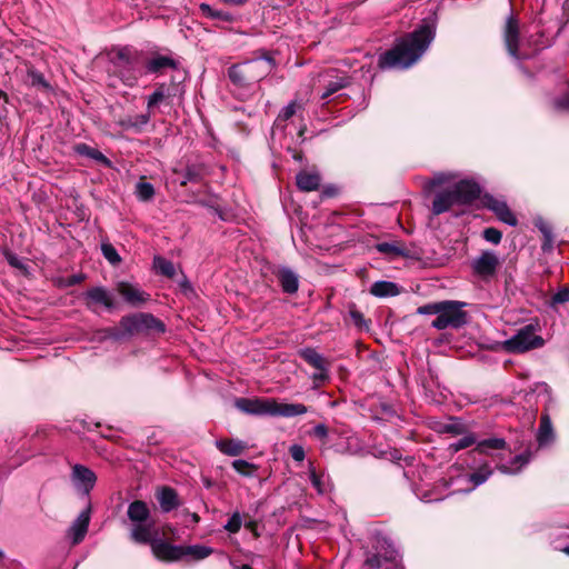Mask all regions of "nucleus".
<instances>
[{
    "mask_svg": "<svg viewBox=\"0 0 569 569\" xmlns=\"http://www.w3.org/2000/svg\"><path fill=\"white\" fill-rule=\"evenodd\" d=\"M435 31L428 24H422L411 33L398 39L395 47L379 57L381 69H406L416 63L426 52L433 40Z\"/></svg>",
    "mask_w": 569,
    "mask_h": 569,
    "instance_id": "f257e3e1",
    "label": "nucleus"
},
{
    "mask_svg": "<svg viewBox=\"0 0 569 569\" xmlns=\"http://www.w3.org/2000/svg\"><path fill=\"white\" fill-rule=\"evenodd\" d=\"M236 407L244 413L254 416L290 418L308 412V408L302 403H284L273 398H239L236 400Z\"/></svg>",
    "mask_w": 569,
    "mask_h": 569,
    "instance_id": "f03ea898",
    "label": "nucleus"
},
{
    "mask_svg": "<svg viewBox=\"0 0 569 569\" xmlns=\"http://www.w3.org/2000/svg\"><path fill=\"white\" fill-rule=\"evenodd\" d=\"M117 73L127 86H133L143 74L141 54L128 47L120 48L112 58Z\"/></svg>",
    "mask_w": 569,
    "mask_h": 569,
    "instance_id": "7ed1b4c3",
    "label": "nucleus"
},
{
    "mask_svg": "<svg viewBox=\"0 0 569 569\" xmlns=\"http://www.w3.org/2000/svg\"><path fill=\"white\" fill-rule=\"evenodd\" d=\"M150 509L142 500H134L128 506L127 516L133 527L130 537L134 542L147 543L150 541L153 523L150 522Z\"/></svg>",
    "mask_w": 569,
    "mask_h": 569,
    "instance_id": "20e7f679",
    "label": "nucleus"
},
{
    "mask_svg": "<svg viewBox=\"0 0 569 569\" xmlns=\"http://www.w3.org/2000/svg\"><path fill=\"white\" fill-rule=\"evenodd\" d=\"M502 39L508 53L513 59L526 60L531 57V52L526 50L525 42L521 40L520 20L512 10L503 23Z\"/></svg>",
    "mask_w": 569,
    "mask_h": 569,
    "instance_id": "39448f33",
    "label": "nucleus"
},
{
    "mask_svg": "<svg viewBox=\"0 0 569 569\" xmlns=\"http://www.w3.org/2000/svg\"><path fill=\"white\" fill-rule=\"evenodd\" d=\"M272 67L271 59L253 60L229 69V78L239 86H248L260 81Z\"/></svg>",
    "mask_w": 569,
    "mask_h": 569,
    "instance_id": "423d86ee",
    "label": "nucleus"
},
{
    "mask_svg": "<svg viewBox=\"0 0 569 569\" xmlns=\"http://www.w3.org/2000/svg\"><path fill=\"white\" fill-rule=\"evenodd\" d=\"M545 340L536 335V327L527 325L520 328L515 336L502 342V348L510 353H523L532 349L541 348Z\"/></svg>",
    "mask_w": 569,
    "mask_h": 569,
    "instance_id": "0eeeda50",
    "label": "nucleus"
},
{
    "mask_svg": "<svg viewBox=\"0 0 569 569\" xmlns=\"http://www.w3.org/2000/svg\"><path fill=\"white\" fill-rule=\"evenodd\" d=\"M465 306L466 303L453 300L441 301L438 317L431 326L438 330L460 328L467 322V312L462 310Z\"/></svg>",
    "mask_w": 569,
    "mask_h": 569,
    "instance_id": "6e6552de",
    "label": "nucleus"
},
{
    "mask_svg": "<svg viewBox=\"0 0 569 569\" xmlns=\"http://www.w3.org/2000/svg\"><path fill=\"white\" fill-rule=\"evenodd\" d=\"M397 550L386 539H381L377 541L376 553L367 558L365 566L369 569H390L388 563L397 566Z\"/></svg>",
    "mask_w": 569,
    "mask_h": 569,
    "instance_id": "1a4fd4ad",
    "label": "nucleus"
},
{
    "mask_svg": "<svg viewBox=\"0 0 569 569\" xmlns=\"http://www.w3.org/2000/svg\"><path fill=\"white\" fill-rule=\"evenodd\" d=\"M121 327L128 332L140 331L143 329H154L157 331L163 332L164 326L163 323L149 313H140L129 317H123L121 319Z\"/></svg>",
    "mask_w": 569,
    "mask_h": 569,
    "instance_id": "9d476101",
    "label": "nucleus"
},
{
    "mask_svg": "<svg viewBox=\"0 0 569 569\" xmlns=\"http://www.w3.org/2000/svg\"><path fill=\"white\" fill-rule=\"evenodd\" d=\"M147 543L150 545L153 556L160 561L174 562L182 559V546L152 538V533L150 535V541H147Z\"/></svg>",
    "mask_w": 569,
    "mask_h": 569,
    "instance_id": "9b49d317",
    "label": "nucleus"
},
{
    "mask_svg": "<svg viewBox=\"0 0 569 569\" xmlns=\"http://www.w3.org/2000/svg\"><path fill=\"white\" fill-rule=\"evenodd\" d=\"M499 266L500 260L492 251H483L471 263L473 273L483 280L492 278Z\"/></svg>",
    "mask_w": 569,
    "mask_h": 569,
    "instance_id": "f8f14e48",
    "label": "nucleus"
},
{
    "mask_svg": "<svg viewBox=\"0 0 569 569\" xmlns=\"http://www.w3.org/2000/svg\"><path fill=\"white\" fill-rule=\"evenodd\" d=\"M485 206L491 210L500 221L509 224L516 226L518 220L512 211L509 209L506 201L495 198L493 196H485L483 198Z\"/></svg>",
    "mask_w": 569,
    "mask_h": 569,
    "instance_id": "ddd939ff",
    "label": "nucleus"
},
{
    "mask_svg": "<svg viewBox=\"0 0 569 569\" xmlns=\"http://www.w3.org/2000/svg\"><path fill=\"white\" fill-rule=\"evenodd\" d=\"M458 204L471 203L480 196V187L478 183L469 180L458 182L452 189Z\"/></svg>",
    "mask_w": 569,
    "mask_h": 569,
    "instance_id": "4468645a",
    "label": "nucleus"
},
{
    "mask_svg": "<svg viewBox=\"0 0 569 569\" xmlns=\"http://www.w3.org/2000/svg\"><path fill=\"white\" fill-rule=\"evenodd\" d=\"M71 476L77 488L82 490L84 493H89L97 481L96 473L82 465H74L72 467Z\"/></svg>",
    "mask_w": 569,
    "mask_h": 569,
    "instance_id": "2eb2a0df",
    "label": "nucleus"
},
{
    "mask_svg": "<svg viewBox=\"0 0 569 569\" xmlns=\"http://www.w3.org/2000/svg\"><path fill=\"white\" fill-rule=\"evenodd\" d=\"M90 522V508L81 511L68 530V536L72 539L73 545L81 542L88 531Z\"/></svg>",
    "mask_w": 569,
    "mask_h": 569,
    "instance_id": "dca6fc26",
    "label": "nucleus"
},
{
    "mask_svg": "<svg viewBox=\"0 0 569 569\" xmlns=\"http://www.w3.org/2000/svg\"><path fill=\"white\" fill-rule=\"evenodd\" d=\"M156 497L163 512H170L180 506L178 493L171 487L159 488Z\"/></svg>",
    "mask_w": 569,
    "mask_h": 569,
    "instance_id": "f3484780",
    "label": "nucleus"
},
{
    "mask_svg": "<svg viewBox=\"0 0 569 569\" xmlns=\"http://www.w3.org/2000/svg\"><path fill=\"white\" fill-rule=\"evenodd\" d=\"M118 292L128 303L132 306H139L149 300L148 293L139 290L137 287L130 283L120 282L118 284Z\"/></svg>",
    "mask_w": 569,
    "mask_h": 569,
    "instance_id": "a211bd4d",
    "label": "nucleus"
},
{
    "mask_svg": "<svg viewBox=\"0 0 569 569\" xmlns=\"http://www.w3.org/2000/svg\"><path fill=\"white\" fill-rule=\"evenodd\" d=\"M84 299L87 300V306L89 308L96 305L103 306L108 309L113 307L110 293L102 287H94L88 290L84 293Z\"/></svg>",
    "mask_w": 569,
    "mask_h": 569,
    "instance_id": "6ab92c4d",
    "label": "nucleus"
},
{
    "mask_svg": "<svg viewBox=\"0 0 569 569\" xmlns=\"http://www.w3.org/2000/svg\"><path fill=\"white\" fill-rule=\"evenodd\" d=\"M296 181L301 191L311 192L319 189L321 177L317 171L302 170L297 174Z\"/></svg>",
    "mask_w": 569,
    "mask_h": 569,
    "instance_id": "aec40b11",
    "label": "nucleus"
},
{
    "mask_svg": "<svg viewBox=\"0 0 569 569\" xmlns=\"http://www.w3.org/2000/svg\"><path fill=\"white\" fill-rule=\"evenodd\" d=\"M216 447L223 453L230 457L242 455L248 446L244 441L239 439H220L216 441Z\"/></svg>",
    "mask_w": 569,
    "mask_h": 569,
    "instance_id": "412c9836",
    "label": "nucleus"
},
{
    "mask_svg": "<svg viewBox=\"0 0 569 569\" xmlns=\"http://www.w3.org/2000/svg\"><path fill=\"white\" fill-rule=\"evenodd\" d=\"M458 204L452 190H447L436 194L432 202V212L438 216L448 211L452 206Z\"/></svg>",
    "mask_w": 569,
    "mask_h": 569,
    "instance_id": "4be33fe9",
    "label": "nucleus"
},
{
    "mask_svg": "<svg viewBox=\"0 0 569 569\" xmlns=\"http://www.w3.org/2000/svg\"><path fill=\"white\" fill-rule=\"evenodd\" d=\"M278 279L286 293H296L299 289L298 276L289 268H281L278 271Z\"/></svg>",
    "mask_w": 569,
    "mask_h": 569,
    "instance_id": "5701e85b",
    "label": "nucleus"
},
{
    "mask_svg": "<svg viewBox=\"0 0 569 569\" xmlns=\"http://www.w3.org/2000/svg\"><path fill=\"white\" fill-rule=\"evenodd\" d=\"M553 428L548 412H542L537 433V441L540 446L550 443L553 440Z\"/></svg>",
    "mask_w": 569,
    "mask_h": 569,
    "instance_id": "b1692460",
    "label": "nucleus"
},
{
    "mask_svg": "<svg viewBox=\"0 0 569 569\" xmlns=\"http://www.w3.org/2000/svg\"><path fill=\"white\" fill-rule=\"evenodd\" d=\"M77 154L86 158L93 159L94 161L102 163L106 167H110L111 161L98 149L88 146L87 143H77L73 147Z\"/></svg>",
    "mask_w": 569,
    "mask_h": 569,
    "instance_id": "393cba45",
    "label": "nucleus"
},
{
    "mask_svg": "<svg viewBox=\"0 0 569 569\" xmlns=\"http://www.w3.org/2000/svg\"><path fill=\"white\" fill-rule=\"evenodd\" d=\"M176 69L177 62L167 56H157L150 59L146 64V71L149 73H159L164 69Z\"/></svg>",
    "mask_w": 569,
    "mask_h": 569,
    "instance_id": "a878e982",
    "label": "nucleus"
},
{
    "mask_svg": "<svg viewBox=\"0 0 569 569\" xmlns=\"http://www.w3.org/2000/svg\"><path fill=\"white\" fill-rule=\"evenodd\" d=\"M370 293L376 297H395L399 293L398 286L391 281H376L370 288Z\"/></svg>",
    "mask_w": 569,
    "mask_h": 569,
    "instance_id": "bb28decb",
    "label": "nucleus"
},
{
    "mask_svg": "<svg viewBox=\"0 0 569 569\" xmlns=\"http://www.w3.org/2000/svg\"><path fill=\"white\" fill-rule=\"evenodd\" d=\"M350 83L349 78L345 74L336 76L333 80L328 81L321 99L326 100L340 89L346 88Z\"/></svg>",
    "mask_w": 569,
    "mask_h": 569,
    "instance_id": "cd10ccee",
    "label": "nucleus"
},
{
    "mask_svg": "<svg viewBox=\"0 0 569 569\" xmlns=\"http://www.w3.org/2000/svg\"><path fill=\"white\" fill-rule=\"evenodd\" d=\"M506 448V441L502 438H489L478 442L472 452L487 455L489 450H500Z\"/></svg>",
    "mask_w": 569,
    "mask_h": 569,
    "instance_id": "c85d7f7f",
    "label": "nucleus"
},
{
    "mask_svg": "<svg viewBox=\"0 0 569 569\" xmlns=\"http://www.w3.org/2000/svg\"><path fill=\"white\" fill-rule=\"evenodd\" d=\"M212 553V549L206 546H182V559L191 557L194 560H202Z\"/></svg>",
    "mask_w": 569,
    "mask_h": 569,
    "instance_id": "c756f323",
    "label": "nucleus"
},
{
    "mask_svg": "<svg viewBox=\"0 0 569 569\" xmlns=\"http://www.w3.org/2000/svg\"><path fill=\"white\" fill-rule=\"evenodd\" d=\"M301 358L307 361L310 366L318 369L319 371H325V359L312 348H306L300 351Z\"/></svg>",
    "mask_w": 569,
    "mask_h": 569,
    "instance_id": "7c9ffc66",
    "label": "nucleus"
},
{
    "mask_svg": "<svg viewBox=\"0 0 569 569\" xmlns=\"http://www.w3.org/2000/svg\"><path fill=\"white\" fill-rule=\"evenodd\" d=\"M376 249L389 258L407 256L405 248L399 246L398 242H380L376 246Z\"/></svg>",
    "mask_w": 569,
    "mask_h": 569,
    "instance_id": "2f4dec72",
    "label": "nucleus"
},
{
    "mask_svg": "<svg viewBox=\"0 0 569 569\" xmlns=\"http://www.w3.org/2000/svg\"><path fill=\"white\" fill-rule=\"evenodd\" d=\"M153 267L159 273L168 278H173L176 274L174 264L162 257H154Z\"/></svg>",
    "mask_w": 569,
    "mask_h": 569,
    "instance_id": "473e14b6",
    "label": "nucleus"
},
{
    "mask_svg": "<svg viewBox=\"0 0 569 569\" xmlns=\"http://www.w3.org/2000/svg\"><path fill=\"white\" fill-rule=\"evenodd\" d=\"M529 455H518L511 461L512 466L501 465L498 469L503 473H512L521 469L525 465L529 462Z\"/></svg>",
    "mask_w": 569,
    "mask_h": 569,
    "instance_id": "72a5a7b5",
    "label": "nucleus"
},
{
    "mask_svg": "<svg viewBox=\"0 0 569 569\" xmlns=\"http://www.w3.org/2000/svg\"><path fill=\"white\" fill-rule=\"evenodd\" d=\"M491 475L492 469L490 468L489 465L485 463L480 466L477 471L469 476V480L473 482L475 486H480L483 482H486Z\"/></svg>",
    "mask_w": 569,
    "mask_h": 569,
    "instance_id": "f704fd0d",
    "label": "nucleus"
},
{
    "mask_svg": "<svg viewBox=\"0 0 569 569\" xmlns=\"http://www.w3.org/2000/svg\"><path fill=\"white\" fill-rule=\"evenodd\" d=\"M136 194L139 200L149 201L154 196V188L151 183L141 180L136 186Z\"/></svg>",
    "mask_w": 569,
    "mask_h": 569,
    "instance_id": "c9c22d12",
    "label": "nucleus"
},
{
    "mask_svg": "<svg viewBox=\"0 0 569 569\" xmlns=\"http://www.w3.org/2000/svg\"><path fill=\"white\" fill-rule=\"evenodd\" d=\"M200 11L203 16L211 18V19H219L222 21H231L232 17L230 13L221 11V10H214L207 3L200 4Z\"/></svg>",
    "mask_w": 569,
    "mask_h": 569,
    "instance_id": "e433bc0d",
    "label": "nucleus"
},
{
    "mask_svg": "<svg viewBox=\"0 0 569 569\" xmlns=\"http://www.w3.org/2000/svg\"><path fill=\"white\" fill-rule=\"evenodd\" d=\"M233 469L242 476H251L256 470L257 466L242 459H237L232 462Z\"/></svg>",
    "mask_w": 569,
    "mask_h": 569,
    "instance_id": "4c0bfd02",
    "label": "nucleus"
},
{
    "mask_svg": "<svg viewBox=\"0 0 569 569\" xmlns=\"http://www.w3.org/2000/svg\"><path fill=\"white\" fill-rule=\"evenodd\" d=\"M101 251H102L103 257L111 264H118L121 261L119 253L117 252L116 248L111 243H102Z\"/></svg>",
    "mask_w": 569,
    "mask_h": 569,
    "instance_id": "58836bf2",
    "label": "nucleus"
},
{
    "mask_svg": "<svg viewBox=\"0 0 569 569\" xmlns=\"http://www.w3.org/2000/svg\"><path fill=\"white\" fill-rule=\"evenodd\" d=\"M349 316L353 322V325L359 329H369L368 321L365 319L363 315L357 310L355 307H351L349 310Z\"/></svg>",
    "mask_w": 569,
    "mask_h": 569,
    "instance_id": "ea45409f",
    "label": "nucleus"
},
{
    "mask_svg": "<svg viewBox=\"0 0 569 569\" xmlns=\"http://www.w3.org/2000/svg\"><path fill=\"white\" fill-rule=\"evenodd\" d=\"M242 526V519L238 511L233 512L228 522L224 525V529L230 533H237Z\"/></svg>",
    "mask_w": 569,
    "mask_h": 569,
    "instance_id": "a19ab883",
    "label": "nucleus"
},
{
    "mask_svg": "<svg viewBox=\"0 0 569 569\" xmlns=\"http://www.w3.org/2000/svg\"><path fill=\"white\" fill-rule=\"evenodd\" d=\"M302 107L301 102L293 100L281 110L279 118L281 120H288L297 112L298 109H302Z\"/></svg>",
    "mask_w": 569,
    "mask_h": 569,
    "instance_id": "79ce46f5",
    "label": "nucleus"
},
{
    "mask_svg": "<svg viewBox=\"0 0 569 569\" xmlns=\"http://www.w3.org/2000/svg\"><path fill=\"white\" fill-rule=\"evenodd\" d=\"M483 238L493 244H498L501 241L502 233L496 228H487L483 230Z\"/></svg>",
    "mask_w": 569,
    "mask_h": 569,
    "instance_id": "37998d69",
    "label": "nucleus"
},
{
    "mask_svg": "<svg viewBox=\"0 0 569 569\" xmlns=\"http://www.w3.org/2000/svg\"><path fill=\"white\" fill-rule=\"evenodd\" d=\"M473 443H475V438L470 437V436H466V437L459 439L457 442L451 443L450 449L453 452H458L459 450L468 448Z\"/></svg>",
    "mask_w": 569,
    "mask_h": 569,
    "instance_id": "c03bdc74",
    "label": "nucleus"
},
{
    "mask_svg": "<svg viewBox=\"0 0 569 569\" xmlns=\"http://www.w3.org/2000/svg\"><path fill=\"white\" fill-rule=\"evenodd\" d=\"M440 306H441V301L427 303V305L420 306L417 309V313H419V315H437L438 316V313L440 311Z\"/></svg>",
    "mask_w": 569,
    "mask_h": 569,
    "instance_id": "a18cd8bd",
    "label": "nucleus"
},
{
    "mask_svg": "<svg viewBox=\"0 0 569 569\" xmlns=\"http://www.w3.org/2000/svg\"><path fill=\"white\" fill-rule=\"evenodd\" d=\"M200 180V174L198 170L193 167H188L183 173V180L181 181V186H186L188 182H198Z\"/></svg>",
    "mask_w": 569,
    "mask_h": 569,
    "instance_id": "49530a36",
    "label": "nucleus"
},
{
    "mask_svg": "<svg viewBox=\"0 0 569 569\" xmlns=\"http://www.w3.org/2000/svg\"><path fill=\"white\" fill-rule=\"evenodd\" d=\"M310 481L315 489L319 493H323L326 491L325 485L322 482L321 476H319L313 468L310 469Z\"/></svg>",
    "mask_w": 569,
    "mask_h": 569,
    "instance_id": "de8ad7c7",
    "label": "nucleus"
},
{
    "mask_svg": "<svg viewBox=\"0 0 569 569\" xmlns=\"http://www.w3.org/2000/svg\"><path fill=\"white\" fill-rule=\"evenodd\" d=\"M132 122L134 123V129L140 130L150 121V113H142L137 116H131Z\"/></svg>",
    "mask_w": 569,
    "mask_h": 569,
    "instance_id": "09e8293b",
    "label": "nucleus"
},
{
    "mask_svg": "<svg viewBox=\"0 0 569 569\" xmlns=\"http://www.w3.org/2000/svg\"><path fill=\"white\" fill-rule=\"evenodd\" d=\"M328 433H329V430H328L327 426L323 423L317 425L312 430V435L322 441H326Z\"/></svg>",
    "mask_w": 569,
    "mask_h": 569,
    "instance_id": "8fccbe9b",
    "label": "nucleus"
},
{
    "mask_svg": "<svg viewBox=\"0 0 569 569\" xmlns=\"http://www.w3.org/2000/svg\"><path fill=\"white\" fill-rule=\"evenodd\" d=\"M290 455L293 460L299 461V462L303 461V459L306 457L305 449L299 445H293L290 447Z\"/></svg>",
    "mask_w": 569,
    "mask_h": 569,
    "instance_id": "3c124183",
    "label": "nucleus"
},
{
    "mask_svg": "<svg viewBox=\"0 0 569 569\" xmlns=\"http://www.w3.org/2000/svg\"><path fill=\"white\" fill-rule=\"evenodd\" d=\"M164 99V93L161 90H156L148 98V109L153 108L156 104L161 102Z\"/></svg>",
    "mask_w": 569,
    "mask_h": 569,
    "instance_id": "603ef678",
    "label": "nucleus"
},
{
    "mask_svg": "<svg viewBox=\"0 0 569 569\" xmlns=\"http://www.w3.org/2000/svg\"><path fill=\"white\" fill-rule=\"evenodd\" d=\"M553 303H563L569 301V289L563 288L559 290L553 297H552Z\"/></svg>",
    "mask_w": 569,
    "mask_h": 569,
    "instance_id": "864d4df0",
    "label": "nucleus"
},
{
    "mask_svg": "<svg viewBox=\"0 0 569 569\" xmlns=\"http://www.w3.org/2000/svg\"><path fill=\"white\" fill-rule=\"evenodd\" d=\"M30 78H31L32 84H40L43 87H48V83L46 82V80L41 73L32 71V72H30Z\"/></svg>",
    "mask_w": 569,
    "mask_h": 569,
    "instance_id": "5fc2aeb1",
    "label": "nucleus"
},
{
    "mask_svg": "<svg viewBox=\"0 0 569 569\" xmlns=\"http://www.w3.org/2000/svg\"><path fill=\"white\" fill-rule=\"evenodd\" d=\"M118 123L124 130L134 129V123L132 122L131 116L120 119Z\"/></svg>",
    "mask_w": 569,
    "mask_h": 569,
    "instance_id": "6e6d98bb",
    "label": "nucleus"
},
{
    "mask_svg": "<svg viewBox=\"0 0 569 569\" xmlns=\"http://www.w3.org/2000/svg\"><path fill=\"white\" fill-rule=\"evenodd\" d=\"M244 527H246L248 530H250V531L252 532V535H253L256 538H258V537L260 536V535H259V532H258V530H257V527H258L257 521H254V520L248 521V522L244 525Z\"/></svg>",
    "mask_w": 569,
    "mask_h": 569,
    "instance_id": "4d7b16f0",
    "label": "nucleus"
},
{
    "mask_svg": "<svg viewBox=\"0 0 569 569\" xmlns=\"http://www.w3.org/2000/svg\"><path fill=\"white\" fill-rule=\"evenodd\" d=\"M540 230L543 233V236L546 237L547 241L551 242L552 241V234H551L550 228L548 226L541 224Z\"/></svg>",
    "mask_w": 569,
    "mask_h": 569,
    "instance_id": "13d9d810",
    "label": "nucleus"
},
{
    "mask_svg": "<svg viewBox=\"0 0 569 569\" xmlns=\"http://www.w3.org/2000/svg\"><path fill=\"white\" fill-rule=\"evenodd\" d=\"M222 2L231 6H242L247 2V0H221Z\"/></svg>",
    "mask_w": 569,
    "mask_h": 569,
    "instance_id": "bf43d9fd",
    "label": "nucleus"
},
{
    "mask_svg": "<svg viewBox=\"0 0 569 569\" xmlns=\"http://www.w3.org/2000/svg\"><path fill=\"white\" fill-rule=\"evenodd\" d=\"M445 182V177L443 176H437L435 177V179L431 181V184L432 186H437V184H441Z\"/></svg>",
    "mask_w": 569,
    "mask_h": 569,
    "instance_id": "052dcab7",
    "label": "nucleus"
},
{
    "mask_svg": "<svg viewBox=\"0 0 569 569\" xmlns=\"http://www.w3.org/2000/svg\"><path fill=\"white\" fill-rule=\"evenodd\" d=\"M326 377H327V376H326L325 371H320L319 373H316V375L313 376V379H315V380H323V379H326Z\"/></svg>",
    "mask_w": 569,
    "mask_h": 569,
    "instance_id": "680f3d73",
    "label": "nucleus"
},
{
    "mask_svg": "<svg viewBox=\"0 0 569 569\" xmlns=\"http://www.w3.org/2000/svg\"><path fill=\"white\" fill-rule=\"evenodd\" d=\"M557 104L559 108H569V99L561 100Z\"/></svg>",
    "mask_w": 569,
    "mask_h": 569,
    "instance_id": "e2e57ef3",
    "label": "nucleus"
},
{
    "mask_svg": "<svg viewBox=\"0 0 569 569\" xmlns=\"http://www.w3.org/2000/svg\"><path fill=\"white\" fill-rule=\"evenodd\" d=\"M9 262H10V264H11V266L19 267L18 259H17V258H14V257H11V258L9 259Z\"/></svg>",
    "mask_w": 569,
    "mask_h": 569,
    "instance_id": "0e129e2a",
    "label": "nucleus"
},
{
    "mask_svg": "<svg viewBox=\"0 0 569 569\" xmlns=\"http://www.w3.org/2000/svg\"><path fill=\"white\" fill-rule=\"evenodd\" d=\"M81 280V277H72L71 280H70V284H74V283H78L79 281Z\"/></svg>",
    "mask_w": 569,
    "mask_h": 569,
    "instance_id": "69168bd1",
    "label": "nucleus"
},
{
    "mask_svg": "<svg viewBox=\"0 0 569 569\" xmlns=\"http://www.w3.org/2000/svg\"><path fill=\"white\" fill-rule=\"evenodd\" d=\"M191 519L193 522H199L200 517L197 513H191Z\"/></svg>",
    "mask_w": 569,
    "mask_h": 569,
    "instance_id": "338daca9",
    "label": "nucleus"
},
{
    "mask_svg": "<svg viewBox=\"0 0 569 569\" xmlns=\"http://www.w3.org/2000/svg\"><path fill=\"white\" fill-rule=\"evenodd\" d=\"M562 551H563L566 555H568V556H569V546L565 547V548L562 549Z\"/></svg>",
    "mask_w": 569,
    "mask_h": 569,
    "instance_id": "774afa93",
    "label": "nucleus"
}]
</instances>
